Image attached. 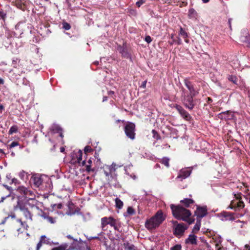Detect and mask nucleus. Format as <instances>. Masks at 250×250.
I'll use <instances>...</instances> for the list:
<instances>
[{"label":"nucleus","instance_id":"nucleus-1","mask_svg":"<svg viewBox=\"0 0 250 250\" xmlns=\"http://www.w3.org/2000/svg\"><path fill=\"white\" fill-rule=\"evenodd\" d=\"M172 214L175 218L187 222L189 225L195 221V219L191 217L192 213L189 209L184 208L181 205H170Z\"/></svg>","mask_w":250,"mask_h":250},{"label":"nucleus","instance_id":"nucleus-2","mask_svg":"<svg viewBox=\"0 0 250 250\" xmlns=\"http://www.w3.org/2000/svg\"><path fill=\"white\" fill-rule=\"evenodd\" d=\"M165 219L163 211L159 210L154 216L146 220L145 227L149 230L154 229L159 227Z\"/></svg>","mask_w":250,"mask_h":250},{"label":"nucleus","instance_id":"nucleus-3","mask_svg":"<svg viewBox=\"0 0 250 250\" xmlns=\"http://www.w3.org/2000/svg\"><path fill=\"white\" fill-rule=\"evenodd\" d=\"M50 133L52 135L51 139H49V141L51 143V145L53 146V148H51V150H53L54 149L55 146L57 143L55 142L62 141V138L63 137L62 130V128L58 125H53L50 128Z\"/></svg>","mask_w":250,"mask_h":250},{"label":"nucleus","instance_id":"nucleus-4","mask_svg":"<svg viewBox=\"0 0 250 250\" xmlns=\"http://www.w3.org/2000/svg\"><path fill=\"white\" fill-rule=\"evenodd\" d=\"M24 73L23 69L21 67H19L9 70L8 76L12 81L16 83L20 79L21 75Z\"/></svg>","mask_w":250,"mask_h":250},{"label":"nucleus","instance_id":"nucleus-5","mask_svg":"<svg viewBox=\"0 0 250 250\" xmlns=\"http://www.w3.org/2000/svg\"><path fill=\"white\" fill-rule=\"evenodd\" d=\"M173 224L177 225L173 228V233L177 237H180L184 235L186 230L188 228V227L184 223L177 224V221H173Z\"/></svg>","mask_w":250,"mask_h":250},{"label":"nucleus","instance_id":"nucleus-6","mask_svg":"<svg viewBox=\"0 0 250 250\" xmlns=\"http://www.w3.org/2000/svg\"><path fill=\"white\" fill-rule=\"evenodd\" d=\"M124 131L126 136L131 140L135 138V125L131 122H128L124 127Z\"/></svg>","mask_w":250,"mask_h":250},{"label":"nucleus","instance_id":"nucleus-7","mask_svg":"<svg viewBox=\"0 0 250 250\" xmlns=\"http://www.w3.org/2000/svg\"><path fill=\"white\" fill-rule=\"evenodd\" d=\"M184 83L189 91V93L192 96H196L199 93V89L196 86L195 83L191 82L189 78H185L184 80Z\"/></svg>","mask_w":250,"mask_h":250},{"label":"nucleus","instance_id":"nucleus-8","mask_svg":"<svg viewBox=\"0 0 250 250\" xmlns=\"http://www.w3.org/2000/svg\"><path fill=\"white\" fill-rule=\"evenodd\" d=\"M191 94H187L185 93L183 96V102L185 106L189 110H192L195 105L193 97Z\"/></svg>","mask_w":250,"mask_h":250},{"label":"nucleus","instance_id":"nucleus-9","mask_svg":"<svg viewBox=\"0 0 250 250\" xmlns=\"http://www.w3.org/2000/svg\"><path fill=\"white\" fill-rule=\"evenodd\" d=\"M117 50L121 54L123 58L125 59H131V53L129 51L126 42H124L123 45L117 44Z\"/></svg>","mask_w":250,"mask_h":250},{"label":"nucleus","instance_id":"nucleus-10","mask_svg":"<svg viewBox=\"0 0 250 250\" xmlns=\"http://www.w3.org/2000/svg\"><path fill=\"white\" fill-rule=\"evenodd\" d=\"M196 210L194 212V215L196 216L197 219L201 220L202 218L208 214L207 206L200 207L196 205Z\"/></svg>","mask_w":250,"mask_h":250},{"label":"nucleus","instance_id":"nucleus-11","mask_svg":"<svg viewBox=\"0 0 250 250\" xmlns=\"http://www.w3.org/2000/svg\"><path fill=\"white\" fill-rule=\"evenodd\" d=\"M174 107L185 120L190 121L191 120L192 117L190 115L181 105L176 104Z\"/></svg>","mask_w":250,"mask_h":250},{"label":"nucleus","instance_id":"nucleus-12","mask_svg":"<svg viewBox=\"0 0 250 250\" xmlns=\"http://www.w3.org/2000/svg\"><path fill=\"white\" fill-rule=\"evenodd\" d=\"M245 207V204L243 201H236L232 200L228 208L233 209L235 211L239 210Z\"/></svg>","mask_w":250,"mask_h":250},{"label":"nucleus","instance_id":"nucleus-13","mask_svg":"<svg viewBox=\"0 0 250 250\" xmlns=\"http://www.w3.org/2000/svg\"><path fill=\"white\" fill-rule=\"evenodd\" d=\"M42 181V175L40 174H33L30 179V182L32 183L36 187H39L41 185Z\"/></svg>","mask_w":250,"mask_h":250},{"label":"nucleus","instance_id":"nucleus-14","mask_svg":"<svg viewBox=\"0 0 250 250\" xmlns=\"http://www.w3.org/2000/svg\"><path fill=\"white\" fill-rule=\"evenodd\" d=\"M67 207L68 210L66 212V214L68 215H72L76 213H78L80 210L78 207L74 205L71 201L68 202Z\"/></svg>","mask_w":250,"mask_h":250},{"label":"nucleus","instance_id":"nucleus-15","mask_svg":"<svg viewBox=\"0 0 250 250\" xmlns=\"http://www.w3.org/2000/svg\"><path fill=\"white\" fill-rule=\"evenodd\" d=\"M77 250L76 244L73 243L72 245L68 246L67 243H62L58 247L53 248L51 250Z\"/></svg>","mask_w":250,"mask_h":250},{"label":"nucleus","instance_id":"nucleus-16","mask_svg":"<svg viewBox=\"0 0 250 250\" xmlns=\"http://www.w3.org/2000/svg\"><path fill=\"white\" fill-rule=\"evenodd\" d=\"M240 37V41L243 43H246L248 47H250V36L247 30H244L242 32Z\"/></svg>","mask_w":250,"mask_h":250},{"label":"nucleus","instance_id":"nucleus-17","mask_svg":"<svg viewBox=\"0 0 250 250\" xmlns=\"http://www.w3.org/2000/svg\"><path fill=\"white\" fill-rule=\"evenodd\" d=\"M190 174V171L188 169H181L178 173V176L176 177L177 179H180V181H182L188 177Z\"/></svg>","mask_w":250,"mask_h":250},{"label":"nucleus","instance_id":"nucleus-18","mask_svg":"<svg viewBox=\"0 0 250 250\" xmlns=\"http://www.w3.org/2000/svg\"><path fill=\"white\" fill-rule=\"evenodd\" d=\"M185 243L191 244L192 245H196L197 244V236L194 234H190L188 237L185 240Z\"/></svg>","mask_w":250,"mask_h":250},{"label":"nucleus","instance_id":"nucleus-19","mask_svg":"<svg viewBox=\"0 0 250 250\" xmlns=\"http://www.w3.org/2000/svg\"><path fill=\"white\" fill-rule=\"evenodd\" d=\"M182 206L185 208H189L191 205L194 204L195 201L190 198H184L180 201Z\"/></svg>","mask_w":250,"mask_h":250},{"label":"nucleus","instance_id":"nucleus-20","mask_svg":"<svg viewBox=\"0 0 250 250\" xmlns=\"http://www.w3.org/2000/svg\"><path fill=\"white\" fill-rule=\"evenodd\" d=\"M92 163V159L91 158L89 159L87 161L86 164V162H85V160L83 161L82 162V165L83 166L85 165L86 171L87 172H89L90 171L94 172L95 171V168H92L91 167Z\"/></svg>","mask_w":250,"mask_h":250},{"label":"nucleus","instance_id":"nucleus-21","mask_svg":"<svg viewBox=\"0 0 250 250\" xmlns=\"http://www.w3.org/2000/svg\"><path fill=\"white\" fill-rule=\"evenodd\" d=\"M221 214L222 216L225 218V220L234 221L235 219L234 213L223 211L221 213Z\"/></svg>","mask_w":250,"mask_h":250},{"label":"nucleus","instance_id":"nucleus-22","mask_svg":"<svg viewBox=\"0 0 250 250\" xmlns=\"http://www.w3.org/2000/svg\"><path fill=\"white\" fill-rule=\"evenodd\" d=\"M17 190L19 193L23 194V195L25 197L32 195V192L31 190L23 186L19 187L18 188Z\"/></svg>","mask_w":250,"mask_h":250},{"label":"nucleus","instance_id":"nucleus-23","mask_svg":"<svg viewBox=\"0 0 250 250\" xmlns=\"http://www.w3.org/2000/svg\"><path fill=\"white\" fill-rule=\"evenodd\" d=\"M188 17L192 20H196L198 18V14L195 9L191 8L188 10Z\"/></svg>","mask_w":250,"mask_h":250},{"label":"nucleus","instance_id":"nucleus-24","mask_svg":"<svg viewBox=\"0 0 250 250\" xmlns=\"http://www.w3.org/2000/svg\"><path fill=\"white\" fill-rule=\"evenodd\" d=\"M62 203H59L58 204H52L51 205L50 208H48V211H50L51 212H53V211L55 212V213H58V211L57 210V209H61L62 208Z\"/></svg>","mask_w":250,"mask_h":250},{"label":"nucleus","instance_id":"nucleus-25","mask_svg":"<svg viewBox=\"0 0 250 250\" xmlns=\"http://www.w3.org/2000/svg\"><path fill=\"white\" fill-rule=\"evenodd\" d=\"M19 175L21 180L26 182L28 180L30 174L22 170L19 173Z\"/></svg>","mask_w":250,"mask_h":250},{"label":"nucleus","instance_id":"nucleus-26","mask_svg":"<svg viewBox=\"0 0 250 250\" xmlns=\"http://www.w3.org/2000/svg\"><path fill=\"white\" fill-rule=\"evenodd\" d=\"M46 236L45 235H42L41 237V239L39 243L37 245V250H39L40 248L42 247V244H45L47 242V240H45Z\"/></svg>","mask_w":250,"mask_h":250},{"label":"nucleus","instance_id":"nucleus-27","mask_svg":"<svg viewBox=\"0 0 250 250\" xmlns=\"http://www.w3.org/2000/svg\"><path fill=\"white\" fill-rule=\"evenodd\" d=\"M201 220L197 219L196 223L192 229V233H196L200 229Z\"/></svg>","mask_w":250,"mask_h":250},{"label":"nucleus","instance_id":"nucleus-28","mask_svg":"<svg viewBox=\"0 0 250 250\" xmlns=\"http://www.w3.org/2000/svg\"><path fill=\"white\" fill-rule=\"evenodd\" d=\"M108 217H104L101 219V228L103 230H105L104 228L109 224Z\"/></svg>","mask_w":250,"mask_h":250},{"label":"nucleus","instance_id":"nucleus-29","mask_svg":"<svg viewBox=\"0 0 250 250\" xmlns=\"http://www.w3.org/2000/svg\"><path fill=\"white\" fill-rule=\"evenodd\" d=\"M22 212L26 219H29L31 221L32 220L31 213L27 208Z\"/></svg>","mask_w":250,"mask_h":250},{"label":"nucleus","instance_id":"nucleus-30","mask_svg":"<svg viewBox=\"0 0 250 250\" xmlns=\"http://www.w3.org/2000/svg\"><path fill=\"white\" fill-rule=\"evenodd\" d=\"M17 208H19L21 211L24 210L26 208L24 204L22 203H21L20 200H18L17 202V205L16 206L14 207V209H16Z\"/></svg>","mask_w":250,"mask_h":250},{"label":"nucleus","instance_id":"nucleus-31","mask_svg":"<svg viewBox=\"0 0 250 250\" xmlns=\"http://www.w3.org/2000/svg\"><path fill=\"white\" fill-rule=\"evenodd\" d=\"M124 245L126 250H136L135 246L133 244H130L128 242L125 243Z\"/></svg>","mask_w":250,"mask_h":250},{"label":"nucleus","instance_id":"nucleus-32","mask_svg":"<svg viewBox=\"0 0 250 250\" xmlns=\"http://www.w3.org/2000/svg\"><path fill=\"white\" fill-rule=\"evenodd\" d=\"M179 35L183 38H187L188 37V33L181 26L180 27Z\"/></svg>","mask_w":250,"mask_h":250},{"label":"nucleus","instance_id":"nucleus-33","mask_svg":"<svg viewBox=\"0 0 250 250\" xmlns=\"http://www.w3.org/2000/svg\"><path fill=\"white\" fill-rule=\"evenodd\" d=\"M116 207L118 208L121 209L123 207V202L118 198L115 199Z\"/></svg>","mask_w":250,"mask_h":250},{"label":"nucleus","instance_id":"nucleus-34","mask_svg":"<svg viewBox=\"0 0 250 250\" xmlns=\"http://www.w3.org/2000/svg\"><path fill=\"white\" fill-rule=\"evenodd\" d=\"M169 159L167 157H164L161 161L160 163L164 165L167 167H169Z\"/></svg>","mask_w":250,"mask_h":250},{"label":"nucleus","instance_id":"nucleus-35","mask_svg":"<svg viewBox=\"0 0 250 250\" xmlns=\"http://www.w3.org/2000/svg\"><path fill=\"white\" fill-rule=\"evenodd\" d=\"M19 62L20 60L18 58H13L12 60V65L14 67L13 68H18L19 67H20L19 65Z\"/></svg>","mask_w":250,"mask_h":250},{"label":"nucleus","instance_id":"nucleus-36","mask_svg":"<svg viewBox=\"0 0 250 250\" xmlns=\"http://www.w3.org/2000/svg\"><path fill=\"white\" fill-rule=\"evenodd\" d=\"M108 222H109V225H110L111 227H114L115 229H116L117 227L116 226V220L112 217H108Z\"/></svg>","mask_w":250,"mask_h":250},{"label":"nucleus","instance_id":"nucleus-37","mask_svg":"<svg viewBox=\"0 0 250 250\" xmlns=\"http://www.w3.org/2000/svg\"><path fill=\"white\" fill-rule=\"evenodd\" d=\"M228 78L229 81L232 82L233 83H234L235 84H237V82L238 79L236 76L232 75H229Z\"/></svg>","mask_w":250,"mask_h":250},{"label":"nucleus","instance_id":"nucleus-38","mask_svg":"<svg viewBox=\"0 0 250 250\" xmlns=\"http://www.w3.org/2000/svg\"><path fill=\"white\" fill-rule=\"evenodd\" d=\"M152 134L153 135V137L154 139H156L157 140H160L161 137L159 134L157 132L156 130L155 129H153L152 130Z\"/></svg>","mask_w":250,"mask_h":250},{"label":"nucleus","instance_id":"nucleus-39","mask_svg":"<svg viewBox=\"0 0 250 250\" xmlns=\"http://www.w3.org/2000/svg\"><path fill=\"white\" fill-rule=\"evenodd\" d=\"M17 131H18L17 126L16 125H13L10 127V128L8 131V134L11 135L14 133H16Z\"/></svg>","mask_w":250,"mask_h":250},{"label":"nucleus","instance_id":"nucleus-40","mask_svg":"<svg viewBox=\"0 0 250 250\" xmlns=\"http://www.w3.org/2000/svg\"><path fill=\"white\" fill-rule=\"evenodd\" d=\"M94 151V149L89 146H86L84 148V152L85 154H87L88 153H92Z\"/></svg>","mask_w":250,"mask_h":250},{"label":"nucleus","instance_id":"nucleus-41","mask_svg":"<svg viewBox=\"0 0 250 250\" xmlns=\"http://www.w3.org/2000/svg\"><path fill=\"white\" fill-rule=\"evenodd\" d=\"M233 194L234 198H235L234 200L239 201H242V193L241 192L238 193H233Z\"/></svg>","mask_w":250,"mask_h":250},{"label":"nucleus","instance_id":"nucleus-42","mask_svg":"<svg viewBox=\"0 0 250 250\" xmlns=\"http://www.w3.org/2000/svg\"><path fill=\"white\" fill-rule=\"evenodd\" d=\"M82 156H83V152L81 150H80L78 151V155H77V161H78V163L79 164L82 163Z\"/></svg>","mask_w":250,"mask_h":250},{"label":"nucleus","instance_id":"nucleus-43","mask_svg":"<svg viewBox=\"0 0 250 250\" xmlns=\"http://www.w3.org/2000/svg\"><path fill=\"white\" fill-rule=\"evenodd\" d=\"M62 24V28L66 30H68L71 28V25L70 24L66 22H63Z\"/></svg>","mask_w":250,"mask_h":250},{"label":"nucleus","instance_id":"nucleus-44","mask_svg":"<svg viewBox=\"0 0 250 250\" xmlns=\"http://www.w3.org/2000/svg\"><path fill=\"white\" fill-rule=\"evenodd\" d=\"M241 184L244 186V188L245 189L244 190V193L246 194H248V193H249V186L248 184L246 183H241Z\"/></svg>","mask_w":250,"mask_h":250},{"label":"nucleus","instance_id":"nucleus-45","mask_svg":"<svg viewBox=\"0 0 250 250\" xmlns=\"http://www.w3.org/2000/svg\"><path fill=\"white\" fill-rule=\"evenodd\" d=\"M182 246L180 244H176V245L170 248V250H181Z\"/></svg>","mask_w":250,"mask_h":250},{"label":"nucleus","instance_id":"nucleus-46","mask_svg":"<svg viewBox=\"0 0 250 250\" xmlns=\"http://www.w3.org/2000/svg\"><path fill=\"white\" fill-rule=\"evenodd\" d=\"M127 212L129 215H133L135 213V210L132 207H129L127 209Z\"/></svg>","mask_w":250,"mask_h":250},{"label":"nucleus","instance_id":"nucleus-47","mask_svg":"<svg viewBox=\"0 0 250 250\" xmlns=\"http://www.w3.org/2000/svg\"><path fill=\"white\" fill-rule=\"evenodd\" d=\"M6 17V13L2 11H0V18L4 21Z\"/></svg>","mask_w":250,"mask_h":250},{"label":"nucleus","instance_id":"nucleus-48","mask_svg":"<svg viewBox=\"0 0 250 250\" xmlns=\"http://www.w3.org/2000/svg\"><path fill=\"white\" fill-rule=\"evenodd\" d=\"M19 145V143L17 142L13 141L9 145V148H13Z\"/></svg>","mask_w":250,"mask_h":250},{"label":"nucleus","instance_id":"nucleus-49","mask_svg":"<svg viewBox=\"0 0 250 250\" xmlns=\"http://www.w3.org/2000/svg\"><path fill=\"white\" fill-rule=\"evenodd\" d=\"M145 2V0H140L136 2V5L137 7H140Z\"/></svg>","mask_w":250,"mask_h":250},{"label":"nucleus","instance_id":"nucleus-50","mask_svg":"<svg viewBox=\"0 0 250 250\" xmlns=\"http://www.w3.org/2000/svg\"><path fill=\"white\" fill-rule=\"evenodd\" d=\"M48 220L49 221V222L52 224L56 222L55 217L54 218L51 216H49V215H48Z\"/></svg>","mask_w":250,"mask_h":250},{"label":"nucleus","instance_id":"nucleus-51","mask_svg":"<svg viewBox=\"0 0 250 250\" xmlns=\"http://www.w3.org/2000/svg\"><path fill=\"white\" fill-rule=\"evenodd\" d=\"M243 197L245 199L248 201L249 203L250 204V192L248 193V194H245L243 195Z\"/></svg>","mask_w":250,"mask_h":250},{"label":"nucleus","instance_id":"nucleus-52","mask_svg":"<svg viewBox=\"0 0 250 250\" xmlns=\"http://www.w3.org/2000/svg\"><path fill=\"white\" fill-rule=\"evenodd\" d=\"M67 237L69 239H72V240H73L74 241V242L72 244V245L73 244V243H75L76 244V245L77 246V249H78V244H77V240L76 239H74L73 237H72L70 235H68L67 236Z\"/></svg>","mask_w":250,"mask_h":250},{"label":"nucleus","instance_id":"nucleus-53","mask_svg":"<svg viewBox=\"0 0 250 250\" xmlns=\"http://www.w3.org/2000/svg\"><path fill=\"white\" fill-rule=\"evenodd\" d=\"M145 41L147 43H150L152 41L151 38L149 36H146L145 37Z\"/></svg>","mask_w":250,"mask_h":250},{"label":"nucleus","instance_id":"nucleus-54","mask_svg":"<svg viewBox=\"0 0 250 250\" xmlns=\"http://www.w3.org/2000/svg\"><path fill=\"white\" fill-rule=\"evenodd\" d=\"M11 217L12 219H15L16 218V215L14 213H12L11 215H8L7 217L5 218V220H7L8 218Z\"/></svg>","mask_w":250,"mask_h":250},{"label":"nucleus","instance_id":"nucleus-55","mask_svg":"<svg viewBox=\"0 0 250 250\" xmlns=\"http://www.w3.org/2000/svg\"><path fill=\"white\" fill-rule=\"evenodd\" d=\"M10 196V194H8V195H6V196H3V197H2L1 198V200H0V203L3 202L4 201V200L6 198H7V197H9Z\"/></svg>","mask_w":250,"mask_h":250},{"label":"nucleus","instance_id":"nucleus-56","mask_svg":"<svg viewBox=\"0 0 250 250\" xmlns=\"http://www.w3.org/2000/svg\"><path fill=\"white\" fill-rule=\"evenodd\" d=\"M47 243H48V245H59V243L58 242H50L49 239H48V241H47Z\"/></svg>","mask_w":250,"mask_h":250},{"label":"nucleus","instance_id":"nucleus-57","mask_svg":"<svg viewBox=\"0 0 250 250\" xmlns=\"http://www.w3.org/2000/svg\"><path fill=\"white\" fill-rule=\"evenodd\" d=\"M146 83H147V81H144L141 85V87L142 88H145L146 87Z\"/></svg>","mask_w":250,"mask_h":250},{"label":"nucleus","instance_id":"nucleus-58","mask_svg":"<svg viewBox=\"0 0 250 250\" xmlns=\"http://www.w3.org/2000/svg\"><path fill=\"white\" fill-rule=\"evenodd\" d=\"M92 239H97L98 240H101V238L99 236L90 237L89 238H88V240H89Z\"/></svg>","mask_w":250,"mask_h":250},{"label":"nucleus","instance_id":"nucleus-59","mask_svg":"<svg viewBox=\"0 0 250 250\" xmlns=\"http://www.w3.org/2000/svg\"><path fill=\"white\" fill-rule=\"evenodd\" d=\"M21 226L23 228L25 229H27L28 228V226L25 222H23V225H21Z\"/></svg>","mask_w":250,"mask_h":250},{"label":"nucleus","instance_id":"nucleus-60","mask_svg":"<svg viewBox=\"0 0 250 250\" xmlns=\"http://www.w3.org/2000/svg\"><path fill=\"white\" fill-rule=\"evenodd\" d=\"M237 188L241 190H243V189L244 188V186L241 184V183H240V185L237 186Z\"/></svg>","mask_w":250,"mask_h":250},{"label":"nucleus","instance_id":"nucleus-61","mask_svg":"<svg viewBox=\"0 0 250 250\" xmlns=\"http://www.w3.org/2000/svg\"><path fill=\"white\" fill-rule=\"evenodd\" d=\"M212 101H212V99L211 98H210V97H208V98H207V103H208V104H210L212 102Z\"/></svg>","mask_w":250,"mask_h":250},{"label":"nucleus","instance_id":"nucleus-62","mask_svg":"<svg viewBox=\"0 0 250 250\" xmlns=\"http://www.w3.org/2000/svg\"><path fill=\"white\" fill-rule=\"evenodd\" d=\"M4 80L1 78H0V85L4 84Z\"/></svg>","mask_w":250,"mask_h":250},{"label":"nucleus","instance_id":"nucleus-63","mask_svg":"<svg viewBox=\"0 0 250 250\" xmlns=\"http://www.w3.org/2000/svg\"><path fill=\"white\" fill-rule=\"evenodd\" d=\"M4 187L6 188V189H7L9 191H11L12 190V188L7 186V185H4Z\"/></svg>","mask_w":250,"mask_h":250},{"label":"nucleus","instance_id":"nucleus-64","mask_svg":"<svg viewBox=\"0 0 250 250\" xmlns=\"http://www.w3.org/2000/svg\"><path fill=\"white\" fill-rule=\"evenodd\" d=\"M245 247L247 249V250H250V245L246 244L245 246Z\"/></svg>","mask_w":250,"mask_h":250}]
</instances>
